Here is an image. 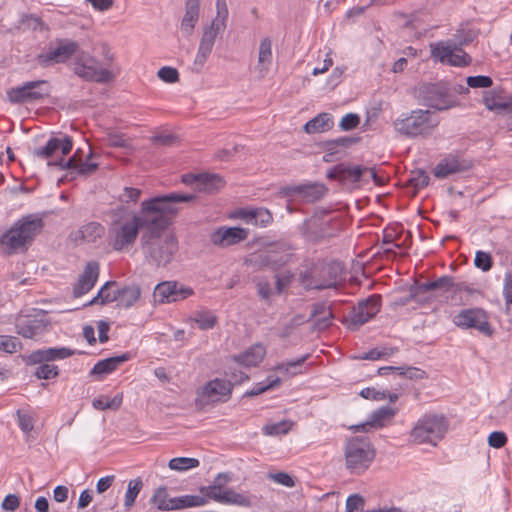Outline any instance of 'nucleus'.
<instances>
[{
  "mask_svg": "<svg viewBox=\"0 0 512 512\" xmlns=\"http://www.w3.org/2000/svg\"><path fill=\"white\" fill-rule=\"evenodd\" d=\"M197 198L196 193L171 192L142 201L139 214L133 213L124 223L113 219L109 227L110 244L115 251L131 247L141 229H144L141 244L149 243L172 224V219L179 213L175 204L194 202Z\"/></svg>",
  "mask_w": 512,
  "mask_h": 512,
  "instance_id": "1",
  "label": "nucleus"
},
{
  "mask_svg": "<svg viewBox=\"0 0 512 512\" xmlns=\"http://www.w3.org/2000/svg\"><path fill=\"white\" fill-rule=\"evenodd\" d=\"M299 272V283L305 290L336 288L344 280L345 267L341 261L305 260Z\"/></svg>",
  "mask_w": 512,
  "mask_h": 512,
  "instance_id": "2",
  "label": "nucleus"
},
{
  "mask_svg": "<svg viewBox=\"0 0 512 512\" xmlns=\"http://www.w3.org/2000/svg\"><path fill=\"white\" fill-rule=\"evenodd\" d=\"M47 215L48 212H41L22 216L1 235L0 246L6 247L8 254L27 251L44 230Z\"/></svg>",
  "mask_w": 512,
  "mask_h": 512,
  "instance_id": "3",
  "label": "nucleus"
},
{
  "mask_svg": "<svg viewBox=\"0 0 512 512\" xmlns=\"http://www.w3.org/2000/svg\"><path fill=\"white\" fill-rule=\"evenodd\" d=\"M344 455L349 472L360 475L370 467L376 451L367 436H355L347 440Z\"/></svg>",
  "mask_w": 512,
  "mask_h": 512,
  "instance_id": "4",
  "label": "nucleus"
},
{
  "mask_svg": "<svg viewBox=\"0 0 512 512\" xmlns=\"http://www.w3.org/2000/svg\"><path fill=\"white\" fill-rule=\"evenodd\" d=\"M438 125V117L428 109L413 110L405 118L396 119L393 123L397 132L410 138L428 136Z\"/></svg>",
  "mask_w": 512,
  "mask_h": 512,
  "instance_id": "5",
  "label": "nucleus"
},
{
  "mask_svg": "<svg viewBox=\"0 0 512 512\" xmlns=\"http://www.w3.org/2000/svg\"><path fill=\"white\" fill-rule=\"evenodd\" d=\"M415 97L420 104L438 111H445L459 105L452 98L445 82L422 83L415 89Z\"/></svg>",
  "mask_w": 512,
  "mask_h": 512,
  "instance_id": "6",
  "label": "nucleus"
},
{
  "mask_svg": "<svg viewBox=\"0 0 512 512\" xmlns=\"http://www.w3.org/2000/svg\"><path fill=\"white\" fill-rule=\"evenodd\" d=\"M447 429L448 421L443 415L425 414L412 429L410 437L415 443L436 446L444 438Z\"/></svg>",
  "mask_w": 512,
  "mask_h": 512,
  "instance_id": "7",
  "label": "nucleus"
},
{
  "mask_svg": "<svg viewBox=\"0 0 512 512\" xmlns=\"http://www.w3.org/2000/svg\"><path fill=\"white\" fill-rule=\"evenodd\" d=\"M52 87L47 80L27 81L7 91V99L13 104L33 103L50 97Z\"/></svg>",
  "mask_w": 512,
  "mask_h": 512,
  "instance_id": "8",
  "label": "nucleus"
},
{
  "mask_svg": "<svg viewBox=\"0 0 512 512\" xmlns=\"http://www.w3.org/2000/svg\"><path fill=\"white\" fill-rule=\"evenodd\" d=\"M381 308V295L373 294L368 298L360 300L357 305L353 306L351 311L344 316L343 323L351 331H356L372 319Z\"/></svg>",
  "mask_w": 512,
  "mask_h": 512,
  "instance_id": "9",
  "label": "nucleus"
},
{
  "mask_svg": "<svg viewBox=\"0 0 512 512\" xmlns=\"http://www.w3.org/2000/svg\"><path fill=\"white\" fill-rule=\"evenodd\" d=\"M161 235L150 239L149 243H142V248L153 263L165 267L177 252L178 242L174 236L161 239Z\"/></svg>",
  "mask_w": 512,
  "mask_h": 512,
  "instance_id": "10",
  "label": "nucleus"
},
{
  "mask_svg": "<svg viewBox=\"0 0 512 512\" xmlns=\"http://www.w3.org/2000/svg\"><path fill=\"white\" fill-rule=\"evenodd\" d=\"M98 60L88 54L82 53L74 63V73L87 82L107 84L114 80L113 72L106 68H98Z\"/></svg>",
  "mask_w": 512,
  "mask_h": 512,
  "instance_id": "11",
  "label": "nucleus"
},
{
  "mask_svg": "<svg viewBox=\"0 0 512 512\" xmlns=\"http://www.w3.org/2000/svg\"><path fill=\"white\" fill-rule=\"evenodd\" d=\"M453 323L461 329H476L488 337L494 334V329L488 321V314L482 308L461 310L453 317Z\"/></svg>",
  "mask_w": 512,
  "mask_h": 512,
  "instance_id": "12",
  "label": "nucleus"
},
{
  "mask_svg": "<svg viewBox=\"0 0 512 512\" xmlns=\"http://www.w3.org/2000/svg\"><path fill=\"white\" fill-rule=\"evenodd\" d=\"M194 294L192 288L177 281H164L156 285L153 291L154 301L159 304L184 300Z\"/></svg>",
  "mask_w": 512,
  "mask_h": 512,
  "instance_id": "13",
  "label": "nucleus"
},
{
  "mask_svg": "<svg viewBox=\"0 0 512 512\" xmlns=\"http://www.w3.org/2000/svg\"><path fill=\"white\" fill-rule=\"evenodd\" d=\"M327 192L328 188L325 184L312 182L281 187L278 194L283 197H293L298 195L306 203H315L320 201Z\"/></svg>",
  "mask_w": 512,
  "mask_h": 512,
  "instance_id": "14",
  "label": "nucleus"
},
{
  "mask_svg": "<svg viewBox=\"0 0 512 512\" xmlns=\"http://www.w3.org/2000/svg\"><path fill=\"white\" fill-rule=\"evenodd\" d=\"M225 28L226 25H224L222 22L220 24H218V22H211L209 26H206L203 29L198 52L194 60V65L197 66V72L201 70L204 63L207 61L209 55L211 54L217 35L221 31H224Z\"/></svg>",
  "mask_w": 512,
  "mask_h": 512,
  "instance_id": "15",
  "label": "nucleus"
},
{
  "mask_svg": "<svg viewBox=\"0 0 512 512\" xmlns=\"http://www.w3.org/2000/svg\"><path fill=\"white\" fill-rule=\"evenodd\" d=\"M51 321L46 311H40L33 317L27 316L16 323V331L24 338L33 339L44 334Z\"/></svg>",
  "mask_w": 512,
  "mask_h": 512,
  "instance_id": "16",
  "label": "nucleus"
},
{
  "mask_svg": "<svg viewBox=\"0 0 512 512\" xmlns=\"http://www.w3.org/2000/svg\"><path fill=\"white\" fill-rule=\"evenodd\" d=\"M79 49V45L76 41H72L70 39H60L58 40V45L56 48L46 52L41 53L37 56V62L43 66L47 67L52 63H64L68 59L71 58Z\"/></svg>",
  "mask_w": 512,
  "mask_h": 512,
  "instance_id": "17",
  "label": "nucleus"
},
{
  "mask_svg": "<svg viewBox=\"0 0 512 512\" xmlns=\"http://www.w3.org/2000/svg\"><path fill=\"white\" fill-rule=\"evenodd\" d=\"M76 354L82 355L84 352L73 350L67 347H53L38 349L28 355H22L21 357L26 365L32 366L36 365L37 363L66 359Z\"/></svg>",
  "mask_w": 512,
  "mask_h": 512,
  "instance_id": "18",
  "label": "nucleus"
},
{
  "mask_svg": "<svg viewBox=\"0 0 512 512\" xmlns=\"http://www.w3.org/2000/svg\"><path fill=\"white\" fill-rule=\"evenodd\" d=\"M360 141V136H342L322 142L320 146L324 151L323 161L330 163L341 160L346 155V150Z\"/></svg>",
  "mask_w": 512,
  "mask_h": 512,
  "instance_id": "19",
  "label": "nucleus"
},
{
  "mask_svg": "<svg viewBox=\"0 0 512 512\" xmlns=\"http://www.w3.org/2000/svg\"><path fill=\"white\" fill-rule=\"evenodd\" d=\"M248 235V229L221 226L210 234V242L215 246L226 248L246 240Z\"/></svg>",
  "mask_w": 512,
  "mask_h": 512,
  "instance_id": "20",
  "label": "nucleus"
},
{
  "mask_svg": "<svg viewBox=\"0 0 512 512\" xmlns=\"http://www.w3.org/2000/svg\"><path fill=\"white\" fill-rule=\"evenodd\" d=\"M472 166L470 160L460 155L449 154L435 166L433 174L436 178L444 179L450 175L468 171Z\"/></svg>",
  "mask_w": 512,
  "mask_h": 512,
  "instance_id": "21",
  "label": "nucleus"
},
{
  "mask_svg": "<svg viewBox=\"0 0 512 512\" xmlns=\"http://www.w3.org/2000/svg\"><path fill=\"white\" fill-rule=\"evenodd\" d=\"M368 167L362 165L352 166L350 164L339 163L327 171V178L337 180L341 184L350 182L356 184L362 180L363 174L367 172Z\"/></svg>",
  "mask_w": 512,
  "mask_h": 512,
  "instance_id": "22",
  "label": "nucleus"
},
{
  "mask_svg": "<svg viewBox=\"0 0 512 512\" xmlns=\"http://www.w3.org/2000/svg\"><path fill=\"white\" fill-rule=\"evenodd\" d=\"M73 149V139L65 135L63 139L51 137L46 145L34 150V155L41 159L52 158L60 150L62 156H67Z\"/></svg>",
  "mask_w": 512,
  "mask_h": 512,
  "instance_id": "23",
  "label": "nucleus"
},
{
  "mask_svg": "<svg viewBox=\"0 0 512 512\" xmlns=\"http://www.w3.org/2000/svg\"><path fill=\"white\" fill-rule=\"evenodd\" d=\"M99 276V263L96 261L88 262L84 271L79 276L77 283L73 287V296L75 298L89 292L95 285Z\"/></svg>",
  "mask_w": 512,
  "mask_h": 512,
  "instance_id": "24",
  "label": "nucleus"
},
{
  "mask_svg": "<svg viewBox=\"0 0 512 512\" xmlns=\"http://www.w3.org/2000/svg\"><path fill=\"white\" fill-rule=\"evenodd\" d=\"M233 384L231 381L221 378H215L208 381L204 386L197 390L196 405H201L199 398H212L214 396H230L232 393Z\"/></svg>",
  "mask_w": 512,
  "mask_h": 512,
  "instance_id": "25",
  "label": "nucleus"
},
{
  "mask_svg": "<svg viewBox=\"0 0 512 512\" xmlns=\"http://www.w3.org/2000/svg\"><path fill=\"white\" fill-rule=\"evenodd\" d=\"M226 181L216 173H202L200 182L197 184V192L214 195L225 187Z\"/></svg>",
  "mask_w": 512,
  "mask_h": 512,
  "instance_id": "26",
  "label": "nucleus"
},
{
  "mask_svg": "<svg viewBox=\"0 0 512 512\" xmlns=\"http://www.w3.org/2000/svg\"><path fill=\"white\" fill-rule=\"evenodd\" d=\"M238 215L247 223L266 227L273 221L272 213L265 208L240 209Z\"/></svg>",
  "mask_w": 512,
  "mask_h": 512,
  "instance_id": "27",
  "label": "nucleus"
},
{
  "mask_svg": "<svg viewBox=\"0 0 512 512\" xmlns=\"http://www.w3.org/2000/svg\"><path fill=\"white\" fill-rule=\"evenodd\" d=\"M333 126L334 121L332 115L330 113L323 112L307 121L303 129L308 134H314L329 131Z\"/></svg>",
  "mask_w": 512,
  "mask_h": 512,
  "instance_id": "28",
  "label": "nucleus"
},
{
  "mask_svg": "<svg viewBox=\"0 0 512 512\" xmlns=\"http://www.w3.org/2000/svg\"><path fill=\"white\" fill-rule=\"evenodd\" d=\"M200 0H185V15L181 21V28L191 34L199 19Z\"/></svg>",
  "mask_w": 512,
  "mask_h": 512,
  "instance_id": "29",
  "label": "nucleus"
},
{
  "mask_svg": "<svg viewBox=\"0 0 512 512\" xmlns=\"http://www.w3.org/2000/svg\"><path fill=\"white\" fill-rule=\"evenodd\" d=\"M417 285L422 296L432 291L449 292L454 286V277L444 275L432 281L424 283L417 282Z\"/></svg>",
  "mask_w": 512,
  "mask_h": 512,
  "instance_id": "30",
  "label": "nucleus"
},
{
  "mask_svg": "<svg viewBox=\"0 0 512 512\" xmlns=\"http://www.w3.org/2000/svg\"><path fill=\"white\" fill-rule=\"evenodd\" d=\"M141 297V289L137 284L123 285L119 287V299L117 306L131 308Z\"/></svg>",
  "mask_w": 512,
  "mask_h": 512,
  "instance_id": "31",
  "label": "nucleus"
},
{
  "mask_svg": "<svg viewBox=\"0 0 512 512\" xmlns=\"http://www.w3.org/2000/svg\"><path fill=\"white\" fill-rule=\"evenodd\" d=\"M171 503L172 510H181L190 507H198L208 503V499L203 494L201 495H182L173 497Z\"/></svg>",
  "mask_w": 512,
  "mask_h": 512,
  "instance_id": "32",
  "label": "nucleus"
},
{
  "mask_svg": "<svg viewBox=\"0 0 512 512\" xmlns=\"http://www.w3.org/2000/svg\"><path fill=\"white\" fill-rule=\"evenodd\" d=\"M411 301H415L420 305L428 304L432 301L430 296H422L418 290L417 281L409 287V294L406 296L396 298L392 305L395 307H403L408 305Z\"/></svg>",
  "mask_w": 512,
  "mask_h": 512,
  "instance_id": "33",
  "label": "nucleus"
},
{
  "mask_svg": "<svg viewBox=\"0 0 512 512\" xmlns=\"http://www.w3.org/2000/svg\"><path fill=\"white\" fill-rule=\"evenodd\" d=\"M78 233L84 241L93 243L104 235L105 228L102 224L92 221L83 225Z\"/></svg>",
  "mask_w": 512,
  "mask_h": 512,
  "instance_id": "34",
  "label": "nucleus"
},
{
  "mask_svg": "<svg viewBox=\"0 0 512 512\" xmlns=\"http://www.w3.org/2000/svg\"><path fill=\"white\" fill-rule=\"evenodd\" d=\"M265 353V348L262 345H255L239 355V361L247 367L256 366L263 360Z\"/></svg>",
  "mask_w": 512,
  "mask_h": 512,
  "instance_id": "35",
  "label": "nucleus"
},
{
  "mask_svg": "<svg viewBox=\"0 0 512 512\" xmlns=\"http://www.w3.org/2000/svg\"><path fill=\"white\" fill-rule=\"evenodd\" d=\"M169 501H172V498L169 497L165 486L158 487L150 498V503L159 511H171V503Z\"/></svg>",
  "mask_w": 512,
  "mask_h": 512,
  "instance_id": "36",
  "label": "nucleus"
},
{
  "mask_svg": "<svg viewBox=\"0 0 512 512\" xmlns=\"http://www.w3.org/2000/svg\"><path fill=\"white\" fill-rule=\"evenodd\" d=\"M231 475L229 473H219L214 478L213 483L209 486L200 487L199 491L201 494L206 496L207 498L211 496L213 493H217L223 489L225 486L231 481Z\"/></svg>",
  "mask_w": 512,
  "mask_h": 512,
  "instance_id": "37",
  "label": "nucleus"
},
{
  "mask_svg": "<svg viewBox=\"0 0 512 512\" xmlns=\"http://www.w3.org/2000/svg\"><path fill=\"white\" fill-rule=\"evenodd\" d=\"M190 320L195 322L200 330H209L217 324L218 318L210 311H197Z\"/></svg>",
  "mask_w": 512,
  "mask_h": 512,
  "instance_id": "38",
  "label": "nucleus"
},
{
  "mask_svg": "<svg viewBox=\"0 0 512 512\" xmlns=\"http://www.w3.org/2000/svg\"><path fill=\"white\" fill-rule=\"evenodd\" d=\"M123 395L117 394L112 399L107 396H100L92 401V406L97 410H117L122 405Z\"/></svg>",
  "mask_w": 512,
  "mask_h": 512,
  "instance_id": "39",
  "label": "nucleus"
},
{
  "mask_svg": "<svg viewBox=\"0 0 512 512\" xmlns=\"http://www.w3.org/2000/svg\"><path fill=\"white\" fill-rule=\"evenodd\" d=\"M472 61L471 56L460 46L454 45L447 64L456 67H466Z\"/></svg>",
  "mask_w": 512,
  "mask_h": 512,
  "instance_id": "40",
  "label": "nucleus"
},
{
  "mask_svg": "<svg viewBox=\"0 0 512 512\" xmlns=\"http://www.w3.org/2000/svg\"><path fill=\"white\" fill-rule=\"evenodd\" d=\"M412 176L407 180V186L413 188V195H416L419 189L426 187L429 184V176L423 169L412 172Z\"/></svg>",
  "mask_w": 512,
  "mask_h": 512,
  "instance_id": "41",
  "label": "nucleus"
},
{
  "mask_svg": "<svg viewBox=\"0 0 512 512\" xmlns=\"http://www.w3.org/2000/svg\"><path fill=\"white\" fill-rule=\"evenodd\" d=\"M395 413L396 411L393 408L388 406H382L371 414L368 424H370V427H382V421L384 419L392 418L395 415Z\"/></svg>",
  "mask_w": 512,
  "mask_h": 512,
  "instance_id": "42",
  "label": "nucleus"
},
{
  "mask_svg": "<svg viewBox=\"0 0 512 512\" xmlns=\"http://www.w3.org/2000/svg\"><path fill=\"white\" fill-rule=\"evenodd\" d=\"M143 487V482L140 477L131 480L128 483L127 491L124 499V506L129 509L135 504V500Z\"/></svg>",
  "mask_w": 512,
  "mask_h": 512,
  "instance_id": "43",
  "label": "nucleus"
},
{
  "mask_svg": "<svg viewBox=\"0 0 512 512\" xmlns=\"http://www.w3.org/2000/svg\"><path fill=\"white\" fill-rule=\"evenodd\" d=\"M200 464L196 458L189 457H176L168 462V467L171 470L186 471L188 469L196 468Z\"/></svg>",
  "mask_w": 512,
  "mask_h": 512,
  "instance_id": "44",
  "label": "nucleus"
},
{
  "mask_svg": "<svg viewBox=\"0 0 512 512\" xmlns=\"http://www.w3.org/2000/svg\"><path fill=\"white\" fill-rule=\"evenodd\" d=\"M430 47L432 57L443 64H447L453 47L447 45L443 41H439L436 44H431Z\"/></svg>",
  "mask_w": 512,
  "mask_h": 512,
  "instance_id": "45",
  "label": "nucleus"
},
{
  "mask_svg": "<svg viewBox=\"0 0 512 512\" xmlns=\"http://www.w3.org/2000/svg\"><path fill=\"white\" fill-rule=\"evenodd\" d=\"M281 379L279 377H276L274 379H270V377L267 378L266 383H257L251 390H248L244 393L243 397H255L258 396L268 390H271L278 385H280Z\"/></svg>",
  "mask_w": 512,
  "mask_h": 512,
  "instance_id": "46",
  "label": "nucleus"
},
{
  "mask_svg": "<svg viewBox=\"0 0 512 512\" xmlns=\"http://www.w3.org/2000/svg\"><path fill=\"white\" fill-rule=\"evenodd\" d=\"M398 349L396 347H383L381 349L372 348L368 352L363 353L360 356H357L356 359L360 360H378L381 358H387L396 353Z\"/></svg>",
  "mask_w": 512,
  "mask_h": 512,
  "instance_id": "47",
  "label": "nucleus"
},
{
  "mask_svg": "<svg viewBox=\"0 0 512 512\" xmlns=\"http://www.w3.org/2000/svg\"><path fill=\"white\" fill-rule=\"evenodd\" d=\"M64 157L65 156H62L57 160H49L47 164H48V166L58 167L61 170L70 171L71 179H75V174H76V170L79 165V162L76 161L72 156L69 157L67 160H65Z\"/></svg>",
  "mask_w": 512,
  "mask_h": 512,
  "instance_id": "48",
  "label": "nucleus"
},
{
  "mask_svg": "<svg viewBox=\"0 0 512 512\" xmlns=\"http://www.w3.org/2000/svg\"><path fill=\"white\" fill-rule=\"evenodd\" d=\"M39 366L36 368L34 375L38 379L49 380L56 378L59 375V368L49 362L38 363Z\"/></svg>",
  "mask_w": 512,
  "mask_h": 512,
  "instance_id": "49",
  "label": "nucleus"
},
{
  "mask_svg": "<svg viewBox=\"0 0 512 512\" xmlns=\"http://www.w3.org/2000/svg\"><path fill=\"white\" fill-rule=\"evenodd\" d=\"M22 347L20 340L15 336L0 335V350L6 353H14Z\"/></svg>",
  "mask_w": 512,
  "mask_h": 512,
  "instance_id": "50",
  "label": "nucleus"
},
{
  "mask_svg": "<svg viewBox=\"0 0 512 512\" xmlns=\"http://www.w3.org/2000/svg\"><path fill=\"white\" fill-rule=\"evenodd\" d=\"M269 255V265L268 269H271L273 271H277L283 266H285L289 260L290 255L288 254H279L275 251H267Z\"/></svg>",
  "mask_w": 512,
  "mask_h": 512,
  "instance_id": "51",
  "label": "nucleus"
},
{
  "mask_svg": "<svg viewBox=\"0 0 512 512\" xmlns=\"http://www.w3.org/2000/svg\"><path fill=\"white\" fill-rule=\"evenodd\" d=\"M256 496L247 493H238L236 492L234 495V499H225L228 502H231L232 505H237L240 507L250 508L253 507L256 503Z\"/></svg>",
  "mask_w": 512,
  "mask_h": 512,
  "instance_id": "52",
  "label": "nucleus"
},
{
  "mask_svg": "<svg viewBox=\"0 0 512 512\" xmlns=\"http://www.w3.org/2000/svg\"><path fill=\"white\" fill-rule=\"evenodd\" d=\"M157 76L160 80L169 84H173L179 81L178 70L170 66L161 67L157 72Z\"/></svg>",
  "mask_w": 512,
  "mask_h": 512,
  "instance_id": "53",
  "label": "nucleus"
},
{
  "mask_svg": "<svg viewBox=\"0 0 512 512\" xmlns=\"http://www.w3.org/2000/svg\"><path fill=\"white\" fill-rule=\"evenodd\" d=\"M474 265L483 272H487L493 267V258L487 252L477 251L474 259Z\"/></svg>",
  "mask_w": 512,
  "mask_h": 512,
  "instance_id": "54",
  "label": "nucleus"
},
{
  "mask_svg": "<svg viewBox=\"0 0 512 512\" xmlns=\"http://www.w3.org/2000/svg\"><path fill=\"white\" fill-rule=\"evenodd\" d=\"M272 60V42L270 38L265 37L261 40L259 46V55L258 61L259 63H270Z\"/></svg>",
  "mask_w": 512,
  "mask_h": 512,
  "instance_id": "55",
  "label": "nucleus"
},
{
  "mask_svg": "<svg viewBox=\"0 0 512 512\" xmlns=\"http://www.w3.org/2000/svg\"><path fill=\"white\" fill-rule=\"evenodd\" d=\"M466 83L470 88H490L493 85V80L490 76L477 75L467 77Z\"/></svg>",
  "mask_w": 512,
  "mask_h": 512,
  "instance_id": "56",
  "label": "nucleus"
},
{
  "mask_svg": "<svg viewBox=\"0 0 512 512\" xmlns=\"http://www.w3.org/2000/svg\"><path fill=\"white\" fill-rule=\"evenodd\" d=\"M360 124V116L356 113H347L342 117L339 122V127L342 131H351L358 127Z\"/></svg>",
  "mask_w": 512,
  "mask_h": 512,
  "instance_id": "57",
  "label": "nucleus"
},
{
  "mask_svg": "<svg viewBox=\"0 0 512 512\" xmlns=\"http://www.w3.org/2000/svg\"><path fill=\"white\" fill-rule=\"evenodd\" d=\"M402 367H403V370H399V375L404 376L405 378H407L409 380L417 381V380L428 378L427 373L420 368L412 367V366H407V367L402 366Z\"/></svg>",
  "mask_w": 512,
  "mask_h": 512,
  "instance_id": "58",
  "label": "nucleus"
},
{
  "mask_svg": "<svg viewBox=\"0 0 512 512\" xmlns=\"http://www.w3.org/2000/svg\"><path fill=\"white\" fill-rule=\"evenodd\" d=\"M114 370L108 358L98 361L90 371L91 376L99 377L100 379L107 374L112 373Z\"/></svg>",
  "mask_w": 512,
  "mask_h": 512,
  "instance_id": "59",
  "label": "nucleus"
},
{
  "mask_svg": "<svg viewBox=\"0 0 512 512\" xmlns=\"http://www.w3.org/2000/svg\"><path fill=\"white\" fill-rule=\"evenodd\" d=\"M16 415L20 429L25 434L30 433L34 428L35 420L33 419V417L26 413H23L21 410H17Z\"/></svg>",
  "mask_w": 512,
  "mask_h": 512,
  "instance_id": "60",
  "label": "nucleus"
},
{
  "mask_svg": "<svg viewBox=\"0 0 512 512\" xmlns=\"http://www.w3.org/2000/svg\"><path fill=\"white\" fill-rule=\"evenodd\" d=\"M294 278V275L287 271L284 274H276L275 275V289L277 294H281L285 288L289 287V285L292 283V280Z\"/></svg>",
  "mask_w": 512,
  "mask_h": 512,
  "instance_id": "61",
  "label": "nucleus"
},
{
  "mask_svg": "<svg viewBox=\"0 0 512 512\" xmlns=\"http://www.w3.org/2000/svg\"><path fill=\"white\" fill-rule=\"evenodd\" d=\"M141 194H142V191L138 188L125 187L123 190V193L119 197V200L122 203H126V204H128L130 202L136 203L139 200Z\"/></svg>",
  "mask_w": 512,
  "mask_h": 512,
  "instance_id": "62",
  "label": "nucleus"
},
{
  "mask_svg": "<svg viewBox=\"0 0 512 512\" xmlns=\"http://www.w3.org/2000/svg\"><path fill=\"white\" fill-rule=\"evenodd\" d=\"M507 440L508 439H507L506 434L502 431H493L488 436L489 446L496 448V449H499V448H502L503 446H505V444L507 443Z\"/></svg>",
  "mask_w": 512,
  "mask_h": 512,
  "instance_id": "63",
  "label": "nucleus"
},
{
  "mask_svg": "<svg viewBox=\"0 0 512 512\" xmlns=\"http://www.w3.org/2000/svg\"><path fill=\"white\" fill-rule=\"evenodd\" d=\"M503 294L506 307L509 310L512 305V273L505 274Z\"/></svg>",
  "mask_w": 512,
  "mask_h": 512,
  "instance_id": "64",
  "label": "nucleus"
}]
</instances>
